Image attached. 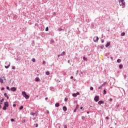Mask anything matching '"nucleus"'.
<instances>
[{
	"label": "nucleus",
	"instance_id": "nucleus-33",
	"mask_svg": "<svg viewBox=\"0 0 128 128\" xmlns=\"http://www.w3.org/2000/svg\"><path fill=\"white\" fill-rule=\"evenodd\" d=\"M58 32H62V28H58Z\"/></svg>",
	"mask_w": 128,
	"mask_h": 128
},
{
	"label": "nucleus",
	"instance_id": "nucleus-8",
	"mask_svg": "<svg viewBox=\"0 0 128 128\" xmlns=\"http://www.w3.org/2000/svg\"><path fill=\"white\" fill-rule=\"evenodd\" d=\"M12 18H13V20H16L18 18V16L16 14H14L12 15Z\"/></svg>",
	"mask_w": 128,
	"mask_h": 128
},
{
	"label": "nucleus",
	"instance_id": "nucleus-40",
	"mask_svg": "<svg viewBox=\"0 0 128 128\" xmlns=\"http://www.w3.org/2000/svg\"><path fill=\"white\" fill-rule=\"evenodd\" d=\"M64 102H68V98H64Z\"/></svg>",
	"mask_w": 128,
	"mask_h": 128
},
{
	"label": "nucleus",
	"instance_id": "nucleus-51",
	"mask_svg": "<svg viewBox=\"0 0 128 128\" xmlns=\"http://www.w3.org/2000/svg\"><path fill=\"white\" fill-rule=\"evenodd\" d=\"M106 120H109V118H108V116H106Z\"/></svg>",
	"mask_w": 128,
	"mask_h": 128
},
{
	"label": "nucleus",
	"instance_id": "nucleus-34",
	"mask_svg": "<svg viewBox=\"0 0 128 128\" xmlns=\"http://www.w3.org/2000/svg\"><path fill=\"white\" fill-rule=\"evenodd\" d=\"M32 62H36V59L34 58H32Z\"/></svg>",
	"mask_w": 128,
	"mask_h": 128
},
{
	"label": "nucleus",
	"instance_id": "nucleus-36",
	"mask_svg": "<svg viewBox=\"0 0 128 128\" xmlns=\"http://www.w3.org/2000/svg\"><path fill=\"white\" fill-rule=\"evenodd\" d=\"M104 48V45H101L100 46V48L101 49Z\"/></svg>",
	"mask_w": 128,
	"mask_h": 128
},
{
	"label": "nucleus",
	"instance_id": "nucleus-45",
	"mask_svg": "<svg viewBox=\"0 0 128 128\" xmlns=\"http://www.w3.org/2000/svg\"><path fill=\"white\" fill-rule=\"evenodd\" d=\"M12 106L14 108H16V104H14Z\"/></svg>",
	"mask_w": 128,
	"mask_h": 128
},
{
	"label": "nucleus",
	"instance_id": "nucleus-31",
	"mask_svg": "<svg viewBox=\"0 0 128 128\" xmlns=\"http://www.w3.org/2000/svg\"><path fill=\"white\" fill-rule=\"evenodd\" d=\"M116 108H120V104H116Z\"/></svg>",
	"mask_w": 128,
	"mask_h": 128
},
{
	"label": "nucleus",
	"instance_id": "nucleus-37",
	"mask_svg": "<svg viewBox=\"0 0 128 128\" xmlns=\"http://www.w3.org/2000/svg\"><path fill=\"white\" fill-rule=\"evenodd\" d=\"M90 90H94V87L91 86V87L90 88Z\"/></svg>",
	"mask_w": 128,
	"mask_h": 128
},
{
	"label": "nucleus",
	"instance_id": "nucleus-43",
	"mask_svg": "<svg viewBox=\"0 0 128 128\" xmlns=\"http://www.w3.org/2000/svg\"><path fill=\"white\" fill-rule=\"evenodd\" d=\"M82 120H84V118H86L84 116H82Z\"/></svg>",
	"mask_w": 128,
	"mask_h": 128
},
{
	"label": "nucleus",
	"instance_id": "nucleus-52",
	"mask_svg": "<svg viewBox=\"0 0 128 128\" xmlns=\"http://www.w3.org/2000/svg\"><path fill=\"white\" fill-rule=\"evenodd\" d=\"M46 64V61L44 60L43 62H42V64Z\"/></svg>",
	"mask_w": 128,
	"mask_h": 128
},
{
	"label": "nucleus",
	"instance_id": "nucleus-9",
	"mask_svg": "<svg viewBox=\"0 0 128 128\" xmlns=\"http://www.w3.org/2000/svg\"><path fill=\"white\" fill-rule=\"evenodd\" d=\"M10 90L12 92H16V87H12L10 88Z\"/></svg>",
	"mask_w": 128,
	"mask_h": 128
},
{
	"label": "nucleus",
	"instance_id": "nucleus-63",
	"mask_svg": "<svg viewBox=\"0 0 128 128\" xmlns=\"http://www.w3.org/2000/svg\"><path fill=\"white\" fill-rule=\"evenodd\" d=\"M82 108H83V107H81V108H80V110H82Z\"/></svg>",
	"mask_w": 128,
	"mask_h": 128
},
{
	"label": "nucleus",
	"instance_id": "nucleus-24",
	"mask_svg": "<svg viewBox=\"0 0 128 128\" xmlns=\"http://www.w3.org/2000/svg\"><path fill=\"white\" fill-rule=\"evenodd\" d=\"M103 92V94H106V90H104Z\"/></svg>",
	"mask_w": 128,
	"mask_h": 128
},
{
	"label": "nucleus",
	"instance_id": "nucleus-59",
	"mask_svg": "<svg viewBox=\"0 0 128 128\" xmlns=\"http://www.w3.org/2000/svg\"><path fill=\"white\" fill-rule=\"evenodd\" d=\"M46 113L48 114H50V112L48 110H46Z\"/></svg>",
	"mask_w": 128,
	"mask_h": 128
},
{
	"label": "nucleus",
	"instance_id": "nucleus-54",
	"mask_svg": "<svg viewBox=\"0 0 128 128\" xmlns=\"http://www.w3.org/2000/svg\"><path fill=\"white\" fill-rule=\"evenodd\" d=\"M45 100H48V97H46V98H45Z\"/></svg>",
	"mask_w": 128,
	"mask_h": 128
},
{
	"label": "nucleus",
	"instance_id": "nucleus-38",
	"mask_svg": "<svg viewBox=\"0 0 128 128\" xmlns=\"http://www.w3.org/2000/svg\"><path fill=\"white\" fill-rule=\"evenodd\" d=\"M6 88V90H10V87L8 86H7Z\"/></svg>",
	"mask_w": 128,
	"mask_h": 128
},
{
	"label": "nucleus",
	"instance_id": "nucleus-46",
	"mask_svg": "<svg viewBox=\"0 0 128 128\" xmlns=\"http://www.w3.org/2000/svg\"><path fill=\"white\" fill-rule=\"evenodd\" d=\"M38 124H36L35 128H38Z\"/></svg>",
	"mask_w": 128,
	"mask_h": 128
},
{
	"label": "nucleus",
	"instance_id": "nucleus-14",
	"mask_svg": "<svg viewBox=\"0 0 128 128\" xmlns=\"http://www.w3.org/2000/svg\"><path fill=\"white\" fill-rule=\"evenodd\" d=\"M61 56H66V52H63L60 54Z\"/></svg>",
	"mask_w": 128,
	"mask_h": 128
},
{
	"label": "nucleus",
	"instance_id": "nucleus-3",
	"mask_svg": "<svg viewBox=\"0 0 128 128\" xmlns=\"http://www.w3.org/2000/svg\"><path fill=\"white\" fill-rule=\"evenodd\" d=\"M6 108H8V102H6L4 103V106L3 107V110H6Z\"/></svg>",
	"mask_w": 128,
	"mask_h": 128
},
{
	"label": "nucleus",
	"instance_id": "nucleus-42",
	"mask_svg": "<svg viewBox=\"0 0 128 128\" xmlns=\"http://www.w3.org/2000/svg\"><path fill=\"white\" fill-rule=\"evenodd\" d=\"M12 70H16V66H12Z\"/></svg>",
	"mask_w": 128,
	"mask_h": 128
},
{
	"label": "nucleus",
	"instance_id": "nucleus-20",
	"mask_svg": "<svg viewBox=\"0 0 128 128\" xmlns=\"http://www.w3.org/2000/svg\"><path fill=\"white\" fill-rule=\"evenodd\" d=\"M50 72L48 71L46 72V76H50Z\"/></svg>",
	"mask_w": 128,
	"mask_h": 128
},
{
	"label": "nucleus",
	"instance_id": "nucleus-56",
	"mask_svg": "<svg viewBox=\"0 0 128 128\" xmlns=\"http://www.w3.org/2000/svg\"><path fill=\"white\" fill-rule=\"evenodd\" d=\"M18 60H20V58L18 57Z\"/></svg>",
	"mask_w": 128,
	"mask_h": 128
},
{
	"label": "nucleus",
	"instance_id": "nucleus-39",
	"mask_svg": "<svg viewBox=\"0 0 128 128\" xmlns=\"http://www.w3.org/2000/svg\"><path fill=\"white\" fill-rule=\"evenodd\" d=\"M76 94V96H80V92H77Z\"/></svg>",
	"mask_w": 128,
	"mask_h": 128
},
{
	"label": "nucleus",
	"instance_id": "nucleus-18",
	"mask_svg": "<svg viewBox=\"0 0 128 128\" xmlns=\"http://www.w3.org/2000/svg\"><path fill=\"white\" fill-rule=\"evenodd\" d=\"M126 36V33L124 32H123L121 34L122 36Z\"/></svg>",
	"mask_w": 128,
	"mask_h": 128
},
{
	"label": "nucleus",
	"instance_id": "nucleus-10",
	"mask_svg": "<svg viewBox=\"0 0 128 128\" xmlns=\"http://www.w3.org/2000/svg\"><path fill=\"white\" fill-rule=\"evenodd\" d=\"M104 104V102L102 101V100H100L98 102V104L100 106L101 104Z\"/></svg>",
	"mask_w": 128,
	"mask_h": 128
},
{
	"label": "nucleus",
	"instance_id": "nucleus-17",
	"mask_svg": "<svg viewBox=\"0 0 128 128\" xmlns=\"http://www.w3.org/2000/svg\"><path fill=\"white\" fill-rule=\"evenodd\" d=\"M72 96H74V98H76V96H78V95H76V94L74 93L72 94Z\"/></svg>",
	"mask_w": 128,
	"mask_h": 128
},
{
	"label": "nucleus",
	"instance_id": "nucleus-13",
	"mask_svg": "<svg viewBox=\"0 0 128 128\" xmlns=\"http://www.w3.org/2000/svg\"><path fill=\"white\" fill-rule=\"evenodd\" d=\"M110 46V42H108L106 44V48H108V46Z\"/></svg>",
	"mask_w": 128,
	"mask_h": 128
},
{
	"label": "nucleus",
	"instance_id": "nucleus-53",
	"mask_svg": "<svg viewBox=\"0 0 128 128\" xmlns=\"http://www.w3.org/2000/svg\"><path fill=\"white\" fill-rule=\"evenodd\" d=\"M70 78L71 80H72V78H74V76H71L70 77Z\"/></svg>",
	"mask_w": 128,
	"mask_h": 128
},
{
	"label": "nucleus",
	"instance_id": "nucleus-30",
	"mask_svg": "<svg viewBox=\"0 0 128 128\" xmlns=\"http://www.w3.org/2000/svg\"><path fill=\"white\" fill-rule=\"evenodd\" d=\"M106 84V82H104L103 84H102V86H104L105 84Z\"/></svg>",
	"mask_w": 128,
	"mask_h": 128
},
{
	"label": "nucleus",
	"instance_id": "nucleus-44",
	"mask_svg": "<svg viewBox=\"0 0 128 128\" xmlns=\"http://www.w3.org/2000/svg\"><path fill=\"white\" fill-rule=\"evenodd\" d=\"M109 102H112V98H110Z\"/></svg>",
	"mask_w": 128,
	"mask_h": 128
},
{
	"label": "nucleus",
	"instance_id": "nucleus-29",
	"mask_svg": "<svg viewBox=\"0 0 128 128\" xmlns=\"http://www.w3.org/2000/svg\"><path fill=\"white\" fill-rule=\"evenodd\" d=\"M122 62V60H120V59H118V60H117V62Z\"/></svg>",
	"mask_w": 128,
	"mask_h": 128
},
{
	"label": "nucleus",
	"instance_id": "nucleus-41",
	"mask_svg": "<svg viewBox=\"0 0 128 128\" xmlns=\"http://www.w3.org/2000/svg\"><path fill=\"white\" fill-rule=\"evenodd\" d=\"M53 16H56V13L54 12L53 13Z\"/></svg>",
	"mask_w": 128,
	"mask_h": 128
},
{
	"label": "nucleus",
	"instance_id": "nucleus-6",
	"mask_svg": "<svg viewBox=\"0 0 128 128\" xmlns=\"http://www.w3.org/2000/svg\"><path fill=\"white\" fill-rule=\"evenodd\" d=\"M93 40L94 42H98V36L94 37L93 38Z\"/></svg>",
	"mask_w": 128,
	"mask_h": 128
},
{
	"label": "nucleus",
	"instance_id": "nucleus-22",
	"mask_svg": "<svg viewBox=\"0 0 128 128\" xmlns=\"http://www.w3.org/2000/svg\"><path fill=\"white\" fill-rule=\"evenodd\" d=\"M30 114H31V116H34V114H36V113H34V112H31L30 113Z\"/></svg>",
	"mask_w": 128,
	"mask_h": 128
},
{
	"label": "nucleus",
	"instance_id": "nucleus-48",
	"mask_svg": "<svg viewBox=\"0 0 128 128\" xmlns=\"http://www.w3.org/2000/svg\"><path fill=\"white\" fill-rule=\"evenodd\" d=\"M1 90H4V88L2 87V88H1Z\"/></svg>",
	"mask_w": 128,
	"mask_h": 128
},
{
	"label": "nucleus",
	"instance_id": "nucleus-5",
	"mask_svg": "<svg viewBox=\"0 0 128 128\" xmlns=\"http://www.w3.org/2000/svg\"><path fill=\"white\" fill-rule=\"evenodd\" d=\"M99 99H100V96H96L94 98V101L96 102H98Z\"/></svg>",
	"mask_w": 128,
	"mask_h": 128
},
{
	"label": "nucleus",
	"instance_id": "nucleus-60",
	"mask_svg": "<svg viewBox=\"0 0 128 128\" xmlns=\"http://www.w3.org/2000/svg\"><path fill=\"white\" fill-rule=\"evenodd\" d=\"M68 64H70V60H68Z\"/></svg>",
	"mask_w": 128,
	"mask_h": 128
},
{
	"label": "nucleus",
	"instance_id": "nucleus-58",
	"mask_svg": "<svg viewBox=\"0 0 128 128\" xmlns=\"http://www.w3.org/2000/svg\"><path fill=\"white\" fill-rule=\"evenodd\" d=\"M60 56H61V55H60V54L58 55V58H60Z\"/></svg>",
	"mask_w": 128,
	"mask_h": 128
},
{
	"label": "nucleus",
	"instance_id": "nucleus-2",
	"mask_svg": "<svg viewBox=\"0 0 128 128\" xmlns=\"http://www.w3.org/2000/svg\"><path fill=\"white\" fill-rule=\"evenodd\" d=\"M22 95L24 98H26V100H28V98H30V96H28L24 91L22 92Z\"/></svg>",
	"mask_w": 128,
	"mask_h": 128
},
{
	"label": "nucleus",
	"instance_id": "nucleus-35",
	"mask_svg": "<svg viewBox=\"0 0 128 128\" xmlns=\"http://www.w3.org/2000/svg\"><path fill=\"white\" fill-rule=\"evenodd\" d=\"M48 28L47 26L46 28V32H48Z\"/></svg>",
	"mask_w": 128,
	"mask_h": 128
},
{
	"label": "nucleus",
	"instance_id": "nucleus-19",
	"mask_svg": "<svg viewBox=\"0 0 128 128\" xmlns=\"http://www.w3.org/2000/svg\"><path fill=\"white\" fill-rule=\"evenodd\" d=\"M119 68L120 70H122V64H120L119 65Z\"/></svg>",
	"mask_w": 128,
	"mask_h": 128
},
{
	"label": "nucleus",
	"instance_id": "nucleus-4",
	"mask_svg": "<svg viewBox=\"0 0 128 128\" xmlns=\"http://www.w3.org/2000/svg\"><path fill=\"white\" fill-rule=\"evenodd\" d=\"M4 80H6V77L3 76V77L0 78V84H4Z\"/></svg>",
	"mask_w": 128,
	"mask_h": 128
},
{
	"label": "nucleus",
	"instance_id": "nucleus-32",
	"mask_svg": "<svg viewBox=\"0 0 128 128\" xmlns=\"http://www.w3.org/2000/svg\"><path fill=\"white\" fill-rule=\"evenodd\" d=\"M102 86L101 85L98 87V90H102Z\"/></svg>",
	"mask_w": 128,
	"mask_h": 128
},
{
	"label": "nucleus",
	"instance_id": "nucleus-50",
	"mask_svg": "<svg viewBox=\"0 0 128 128\" xmlns=\"http://www.w3.org/2000/svg\"><path fill=\"white\" fill-rule=\"evenodd\" d=\"M76 109H74V112H76Z\"/></svg>",
	"mask_w": 128,
	"mask_h": 128
},
{
	"label": "nucleus",
	"instance_id": "nucleus-62",
	"mask_svg": "<svg viewBox=\"0 0 128 128\" xmlns=\"http://www.w3.org/2000/svg\"><path fill=\"white\" fill-rule=\"evenodd\" d=\"M57 126H58V128H60V124H58Z\"/></svg>",
	"mask_w": 128,
	"mask_h": 128
},
{
	"label": "nucleus",
	"instance_id": "nucleus-12",
	"mask_svg": "<svg viewBox=\"0 0 128 128\" xmlns=\"http://www.w3.org/2000/svg\"><path fill=\"white\" fill-rule=\"evenodd\" d=\"M62 110H64V112H66V110H68V108H66V106H64L62 108Z\"/></svg>",
	"mask_w": 128,
	"mask_h": 128
},
{
	"label": "nucleus",
	"instance_id": "nucleus-57",
	"mask_svg": "<svg viewBox=\"0 0 128 128\" xmlns=\"http://www.w3.org/2000/svg\"><path fill=\"white\" fill-rule=\"evenodd\" d=\"M78 74V70L76 71V74Z\"/></svg>",
	"mask_w": 128,
	"mask_h": 128
},
{
	"label": "nucleus",
	"instance_id": "nucleus-27",
	"mask_svg": "<svg viewBox=\"0 0 128 128\" xmlns=\"http://www.w3.org/2000/svg\"><path fill=\"white\" fill-rule=\"evenodd\" d=\"M75 110H78V105H76L75 108Z\"/></svg>",
	"mask_w": 128,
	"mask_h": 128
},
{
	"label": "nucleus",
	"instance_id": "nucleus-15",
	"mask_svg": "<svg viewBox=\"0 0 128 128\" xmlns=\"http://www.w3.org/2000/svg\"><path fill=\"white\" fill-rule=\"evenodd\" d=\"M35 80H36V82H40V78L38 77H36L35 78Z\"/></svg>",
	"mask_w": 128,
	"mask_h": 128
},
{
	"label": "nucleus",
	"instance_id": "nucleus-47",
	"mask_svg": "<svg viewBox=\"0 0 128 128\" xmlns=\"http://www.w3.org/2000/svg\"><path fill=\"white\" fill-rule=\"evenodd\" d=\"M10 120H11V122H14V119L12 118V119Z\"/></svg>",
	"mask_w": 128,
	"mask_h": 128
},
{
	"label": "nucleus",
	"instance_id": "nucleus-64",
	"mask_svg": "<svg viewBox=\"0 0 128 128\" xmlns=\"http://www.w3.org/2000/svg\"><path fill=\"white\" fill-rule=\"evenodd\" d=\"M110 58H111L112 60H113V58H112V57H110Z\"/></svg>",
	"mask_w": 128,
	"mask_h": 128
},
{
	"label": "nucleus",
	"instance_id": "nucleus-25",
	"mask_svg": "<svg viewBox=\"0 0 128 128\" xmlns=\"http://www.w3.org/2000/svg\"><path fill=\"white\" fill-rule=\"evenodd\" d=\"M10 64H9L8 65V66H5V68H10Z\"/></svg>",
	"mask_w": 128,
	"mask_h": 128
},
{
	"label": "nucleus",
	"instance_id": "nucleus-7",
	"mask_svg": "<svg viewBox=\"0 0 128 128\" xmlns=\"http://www.w3.org/2000/svg\"><path fill=\"white\" fill-rule=\"evenodd\" d=\"M50 90L51 92H54L56 90V88L54 86H50Z\"/></svg>",
	"mask_w": 128,
	"mask_h": 128
},
{
	"label": "nucleus",
	"instance_id": "nucleus-11",
	"mask_svg": "<svg viewBox=\"0 0 128 128\" xmlns=\"http://www.w3.org/2000/svg\"><path fill=\"white\" fill-rule=\"evenodd\" d=\"M4 96H5V98H6L7 100H8V98H10V97H8V96L6 93H4Z\"/></svg>",
	"mask_w": 128,
	"mask_h": 128
},
{
	"label": "nucleus",
	"instance_id": "nucleus-49",
	"mask_svg": "<svg viewBox=\"0 0 128 128\" xmlns=\"http://www.w3.org/2000/svg\"><path fill=\"white\" fill-rule=\"evenodd\" d=\"M101 42H102V44L104 42V40H101Z\"/></svg>",
	"mask_w": 128,
	"mask_h": 128
},
{
	"label": "nucleus",
	"instance_id": "nucleus-61",
	"mask_svg": "<svg viewBox=\"0 0 128 128\" xmlns=\"http://www.w3.org/2000/svg\"><path fill=\"white\" fill-rule=\"evenodd\" d=\"M26 122V120H23L22 121V122Z\"/></svg>",
	"mask_w": 128,
	"mask_h": 128
},
{
	"label": "nucleus",
	"instance_id": "nucleus-23",
	"mask_svg": "<svg viewBox=\"0 0 128 128\" xmlns=\"http://www.w3.org/2000/svg\"><path fill=\"white\" fill-rule=\"evenodd\" d=\"M84 60H85V62H86L88 60V58L86 57H83Z\"/></svg>",
	"mask_w": 128,
	"mask_h": 128
},
{
	"label": "nucleus",
	"instance_id": "nucleus-21",
	"mask_svg": "<svg viewBox=\"0 0 128 128\" xmlns=\"http://www.w3.org/2000/svg\"><path fill=\"white\" fill-rule=\"evenodd\" d=\"M22 108H24V106H20V108H19V110H22Z\"/></svg>",
	"mask_w": 128,
	"mask_h": 128
},
{
	"label": "nucleus",
	"instance_id": "nucleus-16",
	"mask_svg": "<svg viewBox=\"0 0 128 128\" xmlns=\"http://www.w3.org/2000/svg\"><path fill=\"white\" fill-rule=\"evenodd\" d=\"M55 106H56V108H58V106H60V103H56V104H55Z\"/></svg>",
	"mask_w": 128,
	"mask_h": 128
},
{
	"label": "nucleus",
	"instance_id": "nucleus-26",
	"mask_svg": "<svg viewBox=\"0 0 128 128\" xmlns=\"http://www.w3.org/2000/svg\"><path fill=\"white\" fill-rule=\"evenodd\" d=\"M4 98H2V100H0V102H1L0 103V104H2V102H4Z\"/></svg>",
	"mask_w": 128,
	"mask_h": 128
},
{
	"label": "nucleus",
	"instance_id": "nucleus-1",
	"mask_svg": "<svg viewBox=\"0 0 128 128\" xmlns=\"http://www.w3.org/2000/svg\"><path fill=\"white\" fill-rule=\"evenodd\" d=\"M119 4L122 8H126V2L124 0H119Z\"/></svg>",
	"mask_w": 128,
	"mask_h": 128
},
{
	"label": "nucleus",
	"instance_id": "nucleus-55",
	"mask_svg": "<svg viewBox=\"0 0 128 128\" xmlns=\"http://www.w3.org/2000/svg\"><path fill=\"white\" fill-rule=\"evenodd\" d=\"M124 78H126V75H124Z\"/></svg>",
	"mask_w": 128,
	"mask_h": 128
},
{
	"label": "nucleus",
	"instance_id": "nucleus-28",
	"mask_svg": "<svg viewBox=\"0 0 128 128\" xmlns=\"http://www.w3.org/2000/svg\"><path fill=\"white\" fill-rule=\"evenodd\" d=\"M91 26H92V28H95L94 24H91Z\"/></svg>",
	"mask_w": 128,
	"mask_h": 128
}]
</instances>
